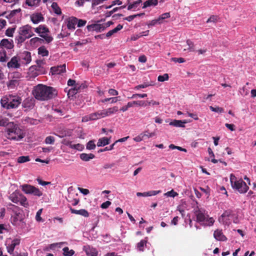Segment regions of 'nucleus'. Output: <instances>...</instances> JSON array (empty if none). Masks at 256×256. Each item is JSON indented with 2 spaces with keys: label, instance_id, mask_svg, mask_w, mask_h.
<instances>
[{
  "label": "nucleus",
  "instance_id": "1",
  "mask_svg": "<svg viewBox=\"0 0 256 256\" xmlns=\"http://www.w3.org/2000/svg\"><path fill=\"white\" fill-rule=\"evenodd\" d=\"M32 94L36 100L44 101L54 98L57 96L58 92L52 87L38 84L34 87Z\"/></svg>",
  "mask_w": 256,
  "mask_h": 256
},
{
  "label": "nucleus",
  "instance_id": "2",
  "mask_svg": "<svg viewBox=\"0 0 256 256\" xmlns=\"http://www.w3.org/2000/svg\"><path fill=\"white\" fill-rule=\"evenodd\" d=\"M7 138L10 140H20L25 136L24 132L19 126L14 122H10L6 128Z\"/></svg>",
  "mask_w": 256,
  "mask_h": 256
},
{
  "label": "nucleus",
  "instance_id": "3",
  "mask_svg": "<svg viewBox=\"0 0 256 256\" xmlns=\"http://www.w3.org/2000/svg\"><path fill=\"white\" fill-rule=\"evenodd\" d=\"M32 28V26L29 24L23 26L18 28V35L15 38V42L18 45L22 46L26 40L34 36Z\"/></svg>",
  "mask_w": 256,
  "mask_h": 256
},
{
  "label": "nucleus",
  "instance_id": "4",
  "mask_svg": "<svg viewBox=\"0 0 256 256\" xmlns=\"http://www.w3.org/2000/svg\"><path fill=\"white\" fill-rule=\"evenodd\" d=\"M194 212L196 216V221L204 226H212L214 222L213 218L209 217V216L205 213V210L200 208L196 206L194 208Z\"/></svg>",
  "mask_w": 256,
  "mask_h": 256
},
{
  "label": "nucleus",
  "instance_id": "5",
  "mask_svg": "<svg viewBox=\"0 0 256 256\" xmlns=\"http://www.w3.org/2000/svg\"><path fill=\"white\" fill-rule=\"evenodd\" d=\"M230 182L232 188L241 194L246 193L248 190L249 188L246 183L242 179L237 180L236 176L232 174L230 176Z\"/></svg>",
  "mask_w": 256,
  "mask_h": 256
},
{
  "label": "nucleus",
  "instance_id": "6",
  "mask_svg": "<svg viewBox=\"0 0 256 256\" xmlns=\"http://www.w3.org/2000/svg\"><path fill=\"white\" fill-rule=\"evenodd\" d=\"M20 238H15L14 240L8 239L6 244L8 252L10 254H13L15 248L20 245Z\"/></svg>",
  "mask_w": 256,
  "mask_h": 256
},
{
  "label": "nucleus",
  "instance_id": "7",
  "mask_svg": "<svg viewBox=\"0 0 256 256\" xmlns=\"http://www.w3.org/2000/svg\"><path fill=\"white\" fill-rule=\"evenodd\" d=\"M22 102V98L18 96L10 95L8 109L15 108Z\"/></svg>",
  "mask_w": 256,
  "mask_h": 256
},
{
  "label": "nucleus",
  "instance_id": "8",
  "mask_svg": "<svg viewBox=\"0 0 256 256\" xmlns=\"http://www.w3.org/2000/svg\"><path fill=\"white\" fill-rule=\"evenodd\" d=\"M7 66L9 68H19L20 67V58L18 56L12 57L10 61L8 62Z\"/></svg>",
  "mask_w": 256,
  "mask_h": 256
},
{
  "label": "nucleus",
  "instance_id": "9",
  "mask_svg": "<svg viewBox=\"0 0 256 256\" xmlns=\"http://www.w3.org/2000/svg\"><path fill=\"white\" fill-rule=\"evenodd\" d=\"M35 105V100L32 98H26L22 103V106L24 108V110H30L32 109Z\"/></svg>",
  "mask_w": 256,
  "mask_h": 256
},
{
  "label": "nucleus",
  "instance_id": "10",
  "mask_svg": "<svg viewBox=\"0 0 256 256\" xmlns=\"http://www.w3.org/2000/svg\"><path fill=\"white\" fill-rule=\"evenodd\" d=\"M232 216V212L230 210L225 211L218 218L220 222L225 225H229L230 224L229 218Z\"/></svg>",
  "mask_w": 256,
  "mask_h": 256
},
{
  "label": "nucleus",
  "instance_id": "11",
  "mask_svg": "<svg viewBox=\"0 0 256 256\" xmlns=\"http://www.w3.org/2000/svg\"><path fill=\"white\" fill-rule=\"evenodd\" d=\"M24 216L20 211L14 213V216L11 218L12 223L14 226H18L20 222H22L24 219Z\"/></svg>",
  "mask_w": 256,
  "mask_h": 256
},
{
  "label": "nucleus",
  "instance_id": "12",
  "mask_svg": "<svg viewBox=\"0 0 256 256\" xmlns=\"http://www.w3.org/2000/svg\"><path fill=\"white\" fill-rule=\"evenodd\" d=\"M30 20L34 24H37L40 22H43L44 17L40 12H36L32 14L30 16Z\"/></svg>",
  "mask_w": 256,
  "mask_h": 256
},
{
  "label": "nucleus",
  "instance_id": "13",
  "mask_svg": "<svg viewBox=\"0 0 256 256\" xmlns=\"http://www.w3.org/2000/svg\"><path fill=\"white\" fill-rule=\"evenodd\" d=\"M66 71V64L60 65L57 66H52L50 68V72L53 74H60Z\"/></svg>",
  "mask_w": 256,
  "mask_h": 256
},
{
  "label": "nucleus",
  "instance_id": "14",
  "mask_svg": "<svg viewBox=\"0 0 256 256\" xmlns=\"http://www.w3.org/2000/svg\"><path fill=\"white\" fill-rule=\"evenodd\" d=\"M14 45L12 40H8V39H2L0 42V47L4 48L6 49H12L14 48Z\"/></svg>",
  "mask_w": 256,
  "mask_h": 256
},
{
  "label": "nucleus",
  "instance_id": "15",
  "mask_svg": "<svg viewBox=\"0 0 256 256\" xmlns=\"http://www.w3.org/2000/svg\"><path fill=\"white\" fill-rule=\"evenodd\" d=\"M86 28L88 31L100 32L101 30H104V26L102 24H98L88 25L87 26Z\"/></svg>",
  "mask_w": 256,
  "mask_h": 256
},
{
  "label": "nucleus",
  "instance_id": "16",
  "mask_svg": "<svg viewBox=\"0 0 256 256\" xmlns=\"http://www.w3.org/2000/svg\"><path fill=\"white\" fill-rule=\"evenodd\" d=\"M70 210L72 214L80 215L86 218H88L89 216L88 212L85 209H80V210H76L70 207Z\"/></svg>",
  "mask_w": 256,
  "mask_h": 256
},
{
  "label": "nucleus",
  "instance_id": "17",
  "mask_svg": "<svg viewBox=\"0 0 256 256\" xmlns=\"http://www.w3.org/2000/svg\"><path fill=\"white\" fill-rule=\"evenodd\" d=\"M214 236L216 240L220 241H226L227 240L226 236L223 234L222 230L218 229L214 232Z\"/></svg>",
  "mask_w": 256,
  "mask_h": 256
},
{
  "label": "nucleus",
  "instance_id": "18",
  "mask_svg": "<svg viewBox=\"0 0 256 256\" xmlns=\"http://www.w3.org/2000/svg\"><path fill=\"white\" fill-rule=\"evenodd\" d=\"M20 60H22L24 61L26 64H28L32 61L31 54L28 51H24L20 55Z\"/></svg>",
  "mask_w": 256,
  "mask_h": 256
},
{
  "label": "nucleus",
  "instance_id": "19",
  "mask_svg": "<svg viewBox=\"0 0 256 256\" xmlns=\"http://www.w3.org/2000/svg\"><path fill=\"white\" fill-rule=\"evenodd\" d=\"M84 250L86 252V254L88 256H97L98 251L97 250L92 247H90V246H86L84 247Z\"/></svg>",
  "mask_w": 256,
  "mask_h": 256
},
{
  "label": "nucleus",
  "instance_id": "20",
  "mask_svg": "<svg viewBox=\"0 0 256 256\" xmlns=\"http://www.w3.org/2000/svg\"><path fill=\"white\" fill-rule=\"evenodd\" d=\"M22 194H20L18 192L15 191L10 194L9 198L14 203L18 204Z\"/></svg>",
  "mask_w": 256,
  "mask_h": 256
},
{
  "label": "nucleus",
  "instance_id": "21",
  "mask_svg": "<svg viewBox=\"0 0 256 256\" xmlns=\"http://www.w3.org/2000/svg\"><path fill=\"white\" fill-rule=\"evenodd\" d=\"M78 19L76 17L72 16L68 20L67 27L69 30H74Z\"/></svg>",
  "mask_w": 256,
  "mask_h": 256
},
{
  "label": "nucleus",
  "instance_id": "22",
  "mask_svg": "<svg viewBox=\"0 0 256 256\" xmlns=\"http://www.w3.org/2000/svg\"><path fill=\"white\" fill-rule=\"evenodd\" d=\"M160 192V190H151L144 192H138L136 193V196H156Z\"/></svg>",
  "mask_w": 256,
  "mask_h": 256
},
{
  "label": "nucleus",
  "instance_id": "23",
  "mask_svg": "<svg viewBox=\"0 0 256 256\" xmlns=\"http://www.w3.org/2000/svg\"><path fill=\"white\" fill-rule=\"evenodd\" d=\"M34 31L40 34H45L49 32L48 29L43 25H40L34 28Z\"/></svg>",
  "mask_w": 256,
  "mask_h": 256
},
{
  "label": "nucleus",
  "instance_id": "24",
  "mask_svg": "<svg viewBox=\"0 0 256 256\" xmlns=\"http://www.w3.org/2000/svg\"><path fill=\"white\" fill-rule=\"evenodd\" d=\"M186 122L185 121H182L181 120H174L173 121L170 122V125L172 126L176 127L179 128H184L185 126L184 125Z\"/></svg>",
  "mask_w": 256,
  "mask_h": 256
},
{
  "label": "nucleus",
  "instance_id": "25",
  "mask_svg": "<svg viewBox=\"0 0 256 256\" xmlns=\"http://www.w3.org/2000/svg\"><path fill=\"white\" fill-rule=\"evenodd\" d=\"M80 159L84 162L89 161L90 160H92L94 158V155L92 154H86L82 153L80 154Z\"/></svg>",
  "mask_w": 256,
  "mask_h": 256
},
{
  "label": "nucleus",
  "instance_id": "26",
  "mask_svg": "<svg viewBox=\"0 0 256 256\" xmlns=\"http://www.w3.org/2000/svg\"><path fill=\"white\" fill-rule=\"evenodd\" d=\"M110 138L104 137L100 138L97 142L98 146H102L110 144Z\"/></svg>",
  "mask_w": 256,
  "mask_h": 256
},
{
  "label": "nucleus",
  "instance_id": "27",
  "mask_svg": "<svg viewBox=\"0 0 256 256\" xmlns=\"http://www.w3.org/2000/svg\"><path fill=\"white\" fill-rule=\"evenodd\" d=\"M9 98L10 95L3 96L2 98L0 100V104L2 107L8 109Z\"/></svg>",
  "mask_w": 256,
  "mask_h": 256
},
{
  "label": "nucleus",
  "instance_id": "28",
  "mask_svg": "<svg viewBox=\"0 0 256 256\" xmlns=\"http://www.w3.org/2000/svg\"><path fill=\"white\" fill-rule=\"evenodd\" d=\"M103 110L104 116H106L118 112V108L117 106H114L113 108H110L106 110Z\"/></svg>",
  "mask_w": 256,
  "mask_h": 256
},
{
  "label": "nucleus",
  "instance_id": "29",
  "mask_svg": "<svg viewBox=\"0 0 256 256\" xmlns=\"http://www.w3.org/2000/svg\"><path fill=\"white\" fill-rule=\"evenodd\" d=\"M158 4V0H148L144 3L142 8H146L150 6H156Z\"/></svg>",
  "mask_w": 256,
  "mask_h": 256
},
{
  "label": "nucleus",
  "instance_id": "30",
  "mask_svg": "<svg viewBox=\"0 0 256 256\" xmlns=\"http://www.w3.org/2000/svg\"><path fill=\"white\" fill-rule=\"evenodd\" d=\"M21 186L22 190L26 194H31L34 188V186L27 184H24Z\"/></svg>",
  "mask_w": 256,
  "mask_h": 256
},
{
  "label": "nucleus",
  "instance_id": "31",
  "mask_svg": "<svg viewBox=\"0 0 256 256\" xmlns=\"http://www.w3.org/2000/svg\"><path fill=\"white\" fill-rule=\"evenodd\" d=\"M38 54L42 56H48L49 52L44 46H41L38 48Z\"/></svg>",
  "mask_w": 256,
  "mask_h": 256
},
{
  "label": "nucleus",
  "instance_id": "32",
  "mask_svg": "<svg viewBox=\"0 0 256 256\" xmlns=\"http://www.w3.org/2000/svg\"><path fill=\"white\" fill-rule=\"evenodd\" d=\"M147 238H145L144 240H142L140 241V242H138L137 244V248L140 251H144V247L146 246L147 243Z\"/></svg>",
  "mask_w": 256,
  "mask_h": 256
},
{
  "label": "nucleus",
  "instance_id": "33",
  "mask_svg": "<svg viewBox=\"0 0 256 256\" xmlns=\"http://www.w3.org/2000/svg\"><path fill=\"white\" fill-rule=\"evenodd\" d=\"M7 208L8 210L12 211L14 214L16 213L18 211H20V208L11 203L7 204Z\"/></svg>",
  "mask_w": 256,
  "mask_h": 256
},
{
  "label": "nucleus",
  "instance_id": "34",
  "mask_svg": "<svg viewBox=\"0 0 256 256\" xmlns=\"http://www.w3.org/2000/svg\"><path fill=\"white\" fill-rule=\"evenodd\" d=\"M41 0H26V3L30 6H37Z\"/></svg>",
  "mask_w": 256,
  "mask_h": 256
},
{
  "label": "nucleus",
  "instance_id": "35",
  "mask_svg": "<svg viewBox=\"0 0 256 256\" xmlns=\"http://www.w3.org/2000/svg\"><path fill=\"white\" fill-rule=\"evenodd\" d=\"M51 6L54 13L56 14L60 15L62 14L60 8L58 6L56 2H52Z\"/></svg>",
  "mask_w": 256,
  "mask_h": 256
},
{
  "label": "nucleus",
  "instance_id": "36",
  "mask_svg": "<svg viewBox=\"0 0 256 256\" xmlns=\"http://www.w3.org/2000/svg\"><path fill=\"white\" fill-rule=\"evenodd\" d=\"M186 44L188 47L184 48V50H188L190 52H194L195 50L194 44V42L190 40H186Z\"/></svg>",
  "mask_w": 256,
  "mask_h": 256
},
{
  "label": "nucleus",
  "instance_id": "37",
  "mask_svg": "<svg viewBox=\"0 0 256 256\" xmlns=\"http://www.w3.org/2000/svg\"><path fill=\"white\" fill-rule=\"evenodd\" d=\"M64 255L65 256H72L74 254V251L72 250H70L68 247H65L63 248Z\"/></svg>",
  "mask_w": 256,
  "mask_h": 256
},
{
  "label": "nucleus",
  "instance_id": "38",
  "mask_svg": "<svg viewBox=\"0 0 256 256\" xmlns=\"http://www.w3.org/2000/svg\"><path fill=\"white\" fill-rule=\"evenodd\" d=\"M19 202L20 204L26 208L28 206V203L27 201V199L25 196H24L23 194H22L20 198V199Z\"/></svg>",
  "mask_w": 256,
  "mask_h": 256
},
{
  "label": "nucleus",
  "instance_id": "39",
  "mask_svg": "<svg viewBox=\"0 0 256 256\" xmlns=\"http://www.w3.org/2000/svg\"><path fill=\"white\" fill-rule=\"evenodd\" d=\"M8 58L6 56V52L5 50L0 51V62H6L7 61Z\"/></svg>",
  "mask_w": 256,
  "mask_h": 256
},
{
  "label": "nucleus",
  "instance_id": "40",
  "mask_svg": "<svg viewBox=\"0 0 256 256\" xmlns=\"http://www.w3.org/2000/svg\"><path fill=\"white\" fill-rule=\"evenodd\" d=\"M98 119V118L96 116V114L95 112H94L89 114L88 116L83 118L82 121H87L88 120H96Z\"/></svg>",
  "mask_w": 256,
  "mask_h": 256
},
{
  "label": "nucleus",
  "instance_id": "41",
  "mask_svg": "<svg viewBox=\"0 0 256 256\" xmlns=\"http://www.w3.org/2000/svg\"><path fill=\"white\" fill-rule=\"evenodd\" d=\"M9 123L8 118L3 116H0V126H7L8 127Z\"/></svg>",
  "mask_w": 256,
  "mask_h": 256
},
{
  "label": "nucleus",
  "instance_id": "42",
  "mask_svg": "<svg viewBox=\"0 0 256 256\" xmlns=\"http://www.w3.org/2000/svg\"><path fill=\"white\" fill-rule=\"evenodd\" d=\"M30 160V156H20L18 158V162L22 164Z\"/></svg>",
  "mask_w": 256,
  "mask_h": 256
},
{
  "label": "nucleus",
  "instance_id": "43",
  "mask_svg": "<svg viewBox=\"0 0 256 256\" xmlns=\"http://www.w3.org/2000/svg\"><path fill=\"white\" fill-rule=\"evenodd\" d=\"M16 26L13 28H8L6 32V34L9 37H12L16 30Z\"/></svg>",
  "mask_w": 256,
  "mask_h": 256
},
{
  "label": "nucleus",
  "instance_id": "44",
  "mask_svg": "<svg viewBox=\"0 0 256 256\" xmlns=\"http://www.w3.org/2000/svg\"><path fill=\"white\" fill-rule=\"evenodd\" d=\"M86 148L88 150H94L96 148V144L94 140H92L89 141L86 144Z\"/></svg>",
  "mask_w": 256,
  "mask_h": 256
},
{
  "label": "nucleus",
  "instance_id": "45",
  "mask_svg": "<svg viewBox=\"0 0 256 256\" xmlns=\"http://www.w3.org/2000/svg\"><path fill=\"white\" fill-rule=\"evenodd\" d=\"M31 194H33L34 195L38 196H42V193L38 188L34 186V188L32 190Z\"/></svg>",
  "mask_w": 256,
  "mask_h": 256
},
{
  "label": "nucleus",
  "instance_id": "46",
  "mask_svg": "<svg viewBox=\"0 0 256 256\" xmlns=\"http://www.w3.org/2000/svg\"><path fill=\"white\" fill-rule=\"evenodd\" d=\"M170 16V12H166L161 14L158 18L160 23H162V20L168 18Z\"/></svg>",
  "mask_w": 256,
  "mask_h": 256
},
{
  "label": "nucleus",
  "instance_id": "47",
  "mask_svg": "<svg viewBox=\"0 0 256 256\" xmlns=\"http://www.w3.org/2000/svg\"><path fill=\"white\" fill-rule=\"evenodd\" d=\"M120 97H114V98H104V100H102V102H107L108 101H109L110 100H112L111 101V103H115L118 100H120V99L119 98Z\"/></svg>",
  "mask_w": 256,
  "mask_h": 256
},
{
  "label": "nucleus",
  "instance_id": "48",
  "mask_svg": "<svg viewBox=\"0 0 256 256\" xmlns=\"http://www.w3.org/2000/svg\"><path fill=\"white\" fill-rule=\"evenodd\" d=\"M210 109L214 112L222 113L224 112V109L222 108H220L219 106H216V108L213 107L212 106H210Z\"/></svg>",
  "mask_w": 256,
  "mask_h": 256
},
{
  "label": "nucleus",
  "instance_id": "49",
  "mask_svg": "<svg viewBox=\"0 0 256 256\" xmlns=\"http://www.w3.org/2000/svg\"><path fill=\"white\" fill-rule=\"evenodd\" d=\"M55 139L54 136H48L45 139V142L46 144H54Z\"/></svg>",
  "mask_w": 256,
  "mask_h": 256
},
{
  "label": "nucleus",
  "instance_id": "50",
  "mask_svg": "<svg viewBox=\"0 0 256 256\" xmlns=\"http://www.w3.org/2000/svg\"><path fill=\"white\" fill-rule=\"evenodd\" d=\"M40 36L43 38L48 43H50L53 40V38L51 36H48L46 34H40Z\"/></svg>",
  "mask_w": 256,
  "mask_h": 256
},
{
  "label": "nucleus",
  "instance_id": "51",
  "mask_svg": "<svg viewBox=\"0 0 256 256\" xmlns=\"http://www.w3.org/2000/svg\"><path fill=\"white\" fill-rule=\"evenodd\" d=\"M74 88L70 90L68 94H69L70 92H72V94H76L77 92H78V90L80 88V86L78 84H74Z\"/></svg>",
  "mask_w": 256,
  "mask_h": 256
},
{
  "label": "nucleus",
  "instance_id": "52",
  "mask_svg": "<svg viewBox=\"0 0 256 256\" xmlns=\"http://www.w3.org/2000/svg\"><path fill=\"white\" fill-rule=\"evenodd\" d=\"M168 74H165L162 76H159L158 78V80L159 82H164L168 80Z\"/></svg>",
  "mask_w": 256,
  "mask_h": 256
},
{
  "label": "nucleus",
  "instance_id": "53",
  "mask_svg": "<svg viewBox=\"0 0 256 256\" xmlns=\"http://www.w3.org/2000/svg\"><path fill=\"white\" fill-rule=\"evenodd\" d=\"M160 22L158 18L156 20H151L149 23L148 24V28H150L152 26H155L156 24H160Z\"/></svg>",
  "mask_w": 256,
  "mask_h": 256
},
{
  "label": "nucleus",
  "instance_id": "54",
  "mask_svg": "<svg viewBox=\"0 0 256 256\" xmlns=\"http://www.w3.org/2000/svg\"><path fill=\"white\" fill-rule=\"evenodd\" d=\"M115 145V143L112 144L109 146L106 147L104 148L100 149L98 150V152H102L107 150H110L114 149V146Z\"/></svg>",
  "mask_w": 256,
  "mask_h": 256
},
{
  "label": "nucleus",
  "instance_id": "55",
  "mask_svg": "<svg viewBox=\"0 0 256 256\" xmlns=\"http://www.w3.org/2000/svg\"><path fill=\"white\" fill-rule=\"evenodd\" d=\"M142 135V138H144V136H146L148 138L152 137L156 135L155 132H148V131L144 132V134H141Z\"/></svg>",
  "mask_w": 256,
  "mask_h": 256
},
{
  "label": "nucleus",
  "instance_id": "56",
  "mask_svg": "<svg viewBox=\"0 0 256 256\" xmlns=\"http://www.w3.org/2000/svg\"><path fill=\"white\" fill-rule=\"evenodd\" d=\"M135 104L139 106H146L147 103L144 100L135 101Z\"/></svg>",
  "mask_w": 256,
  "mask_h": 256
},
{
  "label": "nucleus",
  "instance_id": "57",
  "mask_svg": "<svg viewBox=\"0 0 256 256\" xmlns=\"http://www.w3.org/2000/svg\"><path fill=\"white\" fill-rule=\"evenodd\" d=\"M171 60L175 62H178V63H182L186 61L185 60L182 58H171Z\"/></svg>",
  "mask_w": 256,
  "mask_h": 256
},
{
  "label": "nucleus",
  "instance_id": "58",
  "mask_svg": "<svg viewBox=\"0 0 256 256\" xmlns=\"http://www.w3.org/2000/svg\"><path fill=\"white\" fill-rule=\"evenodd\" d=\"M142 3V0H138L136 2H134L132 3L133 8H134V10L140 6V4H141Z\"/></svg>",
  "mask_w": 256,
  "mask_h": 256
},
{
  "label": "nucleus",
  "instance_id": "59",
  "mask_svg": "<svg viewBox=\"0 0 256 256\" xmlns=\"http://www.w3.org/2000/svg\"><path fill=\"white\" fill-rule=\"evenodd\" d=\"M218 19V16H216L212 15L210 16L209 18L206 20V22L208 23L210 22H216Z\"/></svg>",
  "mask_w": 256,
  "mask_h": 256
},
{
  "label": "nucleus",
  "instance_id": "60",
  "mask_svg": "<svg viewBox=\"0 0 256 256\" xmlns=\"http://www.w3.org/2000/svg\"><path fill=\"white\" fill-rule=\"evenodd\" d=\"M70 148H74V149L80 150L82 148V144H76L70 145Z\"/></svg>",
  "mask_w": 256,
  "mask_h": 256
},
{
  "label": "nucleus",
  "instance_id": "61",
  "mask_svg": "<svg viewBox=\"0 0 256 256\" xmlns=\"http://www.w3.org/2000/svg\"><path fill=\"white\" fill-rule=\"evenodd\" d=\"M78 190L84 194V195H87L90 193V191L88 189L83 188H78Z\"/></svg>",
  "mask_w": 256,
  "mask_h": 256
},
{
  "label": "nucleus",
  "instance_id": "62",
  "mask_svg": "<svg viewBox=\"0 0 256 256\" xmlns=\"http://www.w3.org/2000/svg\"><path fill=\"white\" fill-rule=\"evenodd\" d=\"M95 113L96 114V116L98 117V119L105 117L103 110H98L97 112H96Z\"/></svg>",
  "mask_w": 256,
  "mask_h": 256
},
{
  "label": "nucleus",
  "instance_id": "63",
  "mask_svg": "<svg viewBox=\"0 0 256 256\" xmlns=\"http://www.w3.org/2000/svg\"><path fill=\"white\" fill-rule=\"evenodd\" d=\"M111 204V202L110 201H106L104 202H103L101 206L100 207L102 208L105 209L107 208Z\"/></svg>",
  "mask_w": 256,
  "mask_h": 256
},
{
  "label": "nucleus",
  "instance_id": "64",
  "mask_svg": "<svg viewBox=\"0 0 256 256\" xmlns=\"http://www.w3.org/2000/svg\"><path fill=\"white\" fill-rule=\"evenodd\" d=\"M108 92L110 95L112 96H117L118 94V92L116 90L113 88L110 89Z\"/></svg>",
  "mask_w": 256,
  "mask_h": 256
}]
</instances>
